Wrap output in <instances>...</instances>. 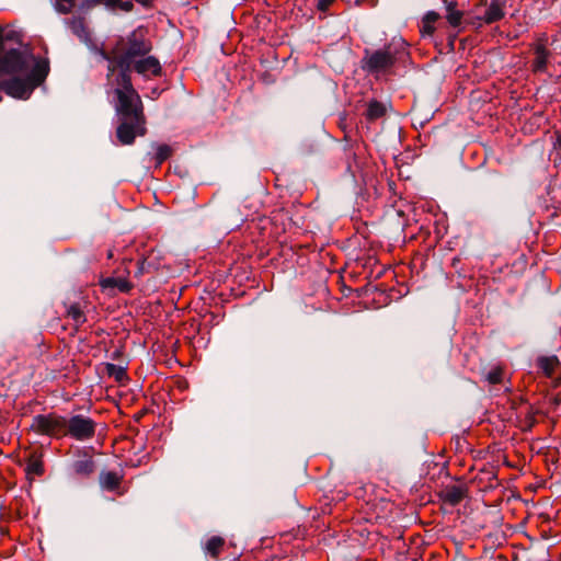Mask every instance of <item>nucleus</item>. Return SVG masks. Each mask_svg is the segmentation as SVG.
I'll list each match as a JSON object with an SVG mask.
<instances>
[{"label":"nucleus","mask_w":561,"mask_h":561,"mask_svg":"<svg viewBox=\"0 0 561 561\" xmlns=\"http://www.w3.org/2000/svg\"><path fill=\"white\" fill-rule=\"evenodd\" d=\"M65 307L67 317L73 321L75 327L78 330V328L87 321L84 312L82 311L79 304L76 302L70 305L65 304Z\"/></svg>","instance_id":"f3484780"},{"label":"nucleus","mask_w":561,"mask_h":561,"mask_svg":"<svg viewBox=\"0 0 561 561\" xmlns=\"http://www.w3.org/2000/svg\"><path fill=\"white\" fill-rule=\"evenodd\" d=\"M134 69L139 75L144 76H146L148 72H151L153 76H159L161 73L160 61L153 56H148L144 59L135 61Z\"/></svg>","instance_id":"9b49d317"},{"label":"nucleus","mask_w":561,"mask_h":561,"mask_svg":"<svg viewBox=\"0 0 561 561\" xmlns=\"http://www.w3.org/2000/svg\"><path fill=\"white\" fill-rule=\"evenodd\" d=\"M73 5V0H56V10L62 14L71 12Z\"/></svg>","instance_id":"bb28decb"},{"label":"nucleus","mask_w":561,"mask_h":561,"mask_svg":"<svg viewBox=\"0 0 561 561\" xmlns=\"http://www.w3.org/2000/svg\"><path fill=\"white\" fill-rule=\"evenodd\" d=\"M117 103L115 106L118 119L126 118L146 123L144 106L138 93L127 94L124 90H115Z\"/></svg>","instance_id":"39448f33"},{"label":"nucleus","mask_w":561,"mask_h":561,"mask_svg":"<svg viewBox=\"0 0 561 561\" xmlns=\"http://www.w3.org/2000/svg\"><path fill=\"white\" fill-rule=\"evenodd\" d=\"M502 378H503V370L501 367H494V368L490 369L485 375V379L491 385L501 383Z\"/></svg>","instance_id":"393cba45"},{"label":"nucleus","mask_w":561,"mask_h":561,"mask_svg":"<svg viewBox=\"0 0 561 561\" xmlns=\"http://www.w3.org/2000/svg\"><path fill=\"white\" fill-rule=\"evenodd\" d=\"M123 477L113 471H102L99 477L100 485L106 491H115L119 488Z\"/></svg>","instance_id":"2eb2a0df"},{"label":"nucleus","mask_w":561,"mask_h":561,"mask_svg":"<svg viewBox=\"0 0 561 561\" xmlns=\"http://www.w3.org/2000/svg\"><path fill=\"white\" fill-rule=\"evenodd\" d=\"M152 147L156 148V154L153 159L157 165H161L165 160H168L172 156V148L169 145H158L153 142Z\"/></svg>","instance_id":"4be33fe9"},{"label":"nucleus","mask_w":561,"mask_h":561,"mask_svg":"<svg viewBox=\"0 0 561 561\" xmlns=\"http://www.w3.org/2000/svg\"><path fill=\"white\" fill-rule=\"evenodd\" d=\"M113 61L115 62V66L119 69L118 73H131V70L134 69L135 65L133 57L127 56L125 53H122L121 55L116 56Z\"/></svg>","instance_id":"aec40b11"},{"label":"nucleus","mask_w":561,"mask_h":561,"mask_svg":"<svg viewBox=\"0 0 561 561\" xmlns=\"http://www.w3.org/2000/svg\"><path fill=\"white\" fill-rule=\"evenodd\" d=\"M435 32V26L432 23L422 22L421 33L423 36H432Z\"/></svg>","instance_id":"7c9ffc66"},{"label":"nucleus","mask_w":561,"mask_h":561,"mask_svg":"<svg viewBox=\"0 0 561 561\" xmlns=\"http://www.w3.org/2000/svg\"><path fill=\"white\" fill-rule=\"evenodd\" d=\"M207 217L216 219L227 226H238L242 221V214L236 203H224L214 209Z\"/></svg>","instance_id":"0eeeda50"},{"label":"nucleus","mask_w":561,"mask_h":561,"mask_svg":"<svg viewBox=\"0 0 561 561\" xmlns=\"http://www.w3.org/2000/svg\"><path fill=\"white\" fill-rule=\"evenodd\" d=\"M557 144L561 148V133H557Z\"/></svg>","instance_id":"58836bf2"},{"label":"nucleus","mask_w":561,"mask_h":561,"mask_svg":"<svg viewBox=\"0 0 561 561\" xmlns=\"http://www.w3.org/2000/svg\"><path fill=\"white\" fill-rule=\"evenodd\" d=\"M116 82L118 87L115 90H124L127 94L137 93L133 87L130 75L118 73Z\"/></svg>","instance_id":"b1692460"},{"label":"nucleus","mask_w":561,"mask_h":561,"mask_svg":"<svg viewBox=\"0 0 561 561\" xmlns=\"http://www.w3.org/2000/svg\"><path fill=\"white\" fill-rule=\"evenodd\" d=\"M225 545V539L219 536L210 537L205 546L206 551L214 558L218 557L222 546Z\"/></svg>","instance_id":"5701e85b"},{"label":"nucleus","mask_w":561,"mask_h":561,"mask_svg":"<svg viewBox=\"0 0 561 561\" xmlns=\"http://www.w3.org/2000/svg\"><path fill=\"white\" fill-rule=\"evenodd\" d=\"M104 289L117 288L121 293H128L131 289V284L121 277H107L101 282Z\"/></svg>","instance_id":"a211bd4d"},{"label":"nucleus","mask_w":561,"mask_h":561,"mask_svg":"<svg viewBox=\"0 0 561 561\" xmlns=\"http://www.w3.org/2000/svg\"><path fill=\"white\" fill-rule=\"evenodd\" d=\"M84 30V25L81 21L73 22L72 31L75 34L79 35L81 31Z\"/></svg>","instance_id":"473e14b6"},{"label":"nucleus","mask_w":561,"mask_h":561,"mask_svg":"<svg viewBox=\"0 0 561 561\" xmlns=\"http://www.w3.org/2000/svg\"><path fill=\"white\" fill-rule=\"evenodd\" d=\"M481 4H486V0H481Z\"/></svg>","instance_id":"ea45409f"},{"label":"nucleus","mask_w":561,"mask_h":561,"mask_svg":"<svg viewBox=\"0 0 561 561\" xmlns=\"http://www.w3.org/2000/svg\"><path fill=\"white\" fill-rule=\"evenodd\" d=\"M455 41H456V35H453V36L448 37L447 53H454V50H455Z\"/></svg>","instance_id":"72a5a7b5"},{"label":"nucleus","mask_w":561,"mask_h":561,"mask_svg":"<svg viewBox=\"0 0 561 561\" xmlns=\"http://www.w3.org/2000/svg\"><path fill=\"white\" fill-rule=\"evenodd\" d=\"M440 19V15L435 12V11H428L425 13V15L423 16L422 19V22H425V23H432L434 24L436 21H438Z\"/></svg>","instance_id":"c756f323"},{"label":"nucleus","mask_w":561,"mask_h":561,"mask_svg":"<svg viewBox=\"0 0 561 561\" xmlns=\"http://www.w3.org/2000/svg\"><path fill=\"white\" fill-rule=\"evenodd\" d=\"M105 371L108 377H113L117 382H124L128 380L127 366L115 365L112 363L105 364Z\"/></svg>","instance_id":"6ab92c4d"},{"label":"nucleus","mask_w":561,"mask_h":561,"mask_svg":"<svg viewBox=\"0 0 561 561\" xmlns=\"http://www.w3.org/2000/svg\"><path fill=\"white\" fill-rule=\"evenodd\" d=\"M535 54L536 58L531 62V71L534 73L546 72L550 51L543 45L539 44L535 47Z\"/></svg>","instance_id":"ddd939ff"},{"label":"nucleus","mask_w":561,"mask_h":561,"mask_svg":"<svg viewBox=\"0 0 561 561\" xmlns=\"http://www.w3.org/2000/svg\"><path fill=\"white\" fill-rule=\"evenodd\" d=\"M446 4V20L447 22L453 26L457 27L461 24L463 13L459 10H457V2L456 1H447L445 0Z\"/></svg>","instance_id":"dca6fc26"},{"label":"nucleus","mask_w":561,"mask_h":561,"mask_svg":"<svg viewBox=\"0 0 561 561\" xmlns=\"http://www.w3.org/2000/svg\"><path fill=\"white\" fill-rule=\"evenodd\" d=\"M151 266L150 263H148L145 259L138 261L137 263V271L135 272V276L138 277L145 273L149 272V267Z\"/></svg>","instance_id":"c85d7f7f"},{"label":"nucleus","mask_w":561,"mask_h":561,"mask_svg":"<svg viewBox=\"0 0 561 561\" xmlns=\"http://www.w3.org/2000/svg\"><path fill=\"white\" fill-rule=\"evenodd\" d=\"M96 423L82 414L70 419L55 413L37 414L33 416L30 428L37 434L56 438L70 436L77 440H88L95 435Z\"/></svg>","instance_id":"f257e3e1"},{"label":"nucleus","mask_w":561,"mask_h":561,"mask_svg":"<svg viewBox=\"0 0 561 561\" xmlns=\"http://www.w3.org/2000/svg\"><path fill=\"white\" fill-rule=\"evenodd\" d=\"M386 112L387 107L383 103L377 100H373L367 105L366 115L369 121H375L382 117L386 114Z\"/></svg>","instance_id":"412c9836"},{"label":"nucleus","mask_w":561,"mask_h":561,"mask_svg":"<svg viewBox=\"0 0 561 561\" xmlns=\"http://www.w3.org/2000/svg\"><path fill=\"white\" fill-rule=\"evenodd\" d=\"M122 356H123L122 351H119V350H115V351L112 353L111 358H112L113 360H118Z\"/></svg>","instance_id":"c9c22d12"},{"label":"nucleus","mask_w":561,"mask_h":561,"mask_svg":"<svg viewBox=\"0 0 561 561\" xmlns=\"http://www.w3.org/2000/svg\"><path fill=\"white\" fill-rule=\"evenodd\" d=\"M93 457L87 450H79L77 458L71 462V471L81 478L90 477L95 470Z\"/></svg>","instance_id":"6e6552de"},{"label":"nucleus","mask_w":561,"mask_h":561,"mask_svg":"<svg viewBox=\"0 0 561 561\" xmlns=\"http://www.w3.org/2000/svg\"><path fill=\"white\" fill-rule=\"evenodd\" d=\"M147 131L146 123L134 122L133 119H118L116 138L122 146H130L137 136H144Z\"/></svg>","instance_id":"423d86ee"},{"label":"nucleus","mask_w":561,"mask_h":561,"mask_svg":"<svg viewBox=\"0 0 561 561\" xmlns=\"http://www.w3.org/2000/svg\"><path fill=\"white\" fill-rule=\"evenodd\" d=\"M34 65L24 78L13 76L11 79L2 80L3 92L14 99L27 100L34 89L39 87L49 73V61L47 59L33 58Z\"/></svg>","instance_id":"7ed1b4c3"},{"label":"nucleus","mask_w":561,"mask_h":561,"mask_svg":"<svg viewBox=\"0 0 561 561\" xmlns=\"http://www.w3.org/2000/svg\"><path fill=\"white\" fill-rule=\"evenodd\" d=\"M108 7H118L125 12H130L134 9V3L131 1H122V0H108L106 3Z\"/></svg>","instance_id":"cd10ccee"},{"label":"nucleus","mask_w":561,"mask_h":561,"mask_svg":"<svg viewBox=\"0 0 561 561\" xmlns=\"http://www.w3.org/2000/svg\"><path fill=\"white\" fill-rule=\"evenodd\" d=\"M490 178L500 179L501 175L496 171H490L489 173Z\"/></svg>","instance_id":"4c0bfd02"},{"label":"nucleus","mask_w":561,"mask_h":561,"mask_svg":"<svg viewBox=\"0 0 561 561\" xmlns=\"http://www.w3.org/2000/svg\"><path fill=\"white\" fill-rule=\"evenodd\" d=\"M33 55H27L18 48L5 50L3 47V30L0 26V76L23 75L30 72V61L34 62Z\"/></svg>","instance_id":"20e7f679"},{"label":"nucleus","mask_w":561,"mask_h":561,"mask_svg":"<svg viewBox=\"0 0 561 561\" xmlns=\"http://www.w3.org/2000/svg\"><path fill=\"white\" fill-rule=\"evenodd\" d=\"M127 44L124 53L133 58L146 56L151 50V45L145 38L139 37L137 31L129 34Z\"/></svg>","instance_id":"1a4fd4ad"},{"label":"nucleus","mask_w":561,"mask_h":561,"mask_svg":"<svg viewBox=\"0 0 561 561\" xmlns=\"http://www.w3.org/2000/svg\"><path fill=\"white\" fill-rule=\"evenodd\" d=\"M14 39H16V33L14 31H10L5 34L3 33V43L5 41H14Z\"/></svg>","instance_id":"f704fd0d"},{"label":"nucleus","mask_w":561,"mask_h":561,"mask_svg":"<svg viewBox=\"0 0 561 561\" xmlns=\"http://www.w3.org/2000/svg\"><path fill=\"white\" fill-rule=\"evenodd\" d=\"M26 471L28 473H34L36 476H42L44 473L43 462L41 460H37V459L30 460V462L27 463V467H26Z\"/></svg>","instance_id":"a878e982"},{"label":"nucleus","mask_w":561,"mask_h":561,"mask_svg":"<svg viewBox=\"0 0 561 561\" xmlns=\"http://www.w3.org/2000/svg\"><path fill=\"white\" fill-rule=\"evenodd\" d=\"M537 366L547 377L552 378L556 370L561 366V362L557 355L539 356Z\"/></svg>","instance_id":"4468645a"},{"label":"nucleus","mask_w":561,"mask_h":561,"mask_svg":"<svg viewBox=\"0 0 561 561\" xmlns=\"http://www.w3.org/2000/svg\"><path fill=\"white\" fill-rule=\"evenodd\" d=\"M138 3H140L144 7H149L151 1L150 0H136Z\"/></svg>","instance_id":"e433bc0d"},{"label":"nucleus","mask_w":561,"mask_h":561,"mask_svg":"<svg viewBox=\"0 0 561 561\" xmlns=\"http://www.w3.org/2000/svg\"><path fill=\"white\" fill-rule=\"evenodd\" d=\"M333 2L334 0H318L317 9L319 11L325 12Z\"/></svg>","instance_id":"2f4dec72"},{"label":"nucleus","mask_w":561,"mask_h":561,"mask_svg":"<svg viewBox=\"0 0 561 561\" xmlns=\"http://www.w3.org/2000/svg\"><path fill=\"white\" fill-rule=\"evenodd\" d=\"M408 55L405 41L393 39L381 49L374 51L365 49L360 68L370 75L386 73L397 61L403 60Z\"/></svg>","instance_id":"f03ea898"},{"label":"nucleus","mask_w":561,"mask_h":561,"mask_svg":"<svg viewBox=\"0 0 561 561\" xmlns=\"http://www.w3.org/2000/svg\"><path fill=\"white\" fill-rule=\"evenodd\" d=\"M467 494L468 488L466 485H447L438 495L443 502L450 506H457Z\"/></svg>","instance_id":"9d476101"},{"label":"nucleus","mask_w":561,"mask_h":561,"mask_svg":"<svg viewBox=\"0 0 561 561\" xmlns=\"http://www.w3.org/2000/svg\"><path fill=\"white\" fill-rule=\"evenodd\" d=\"M504 2L502 0H491L483 18L477 16L476 20L483 21L486 24H492L504 18L503 11Z\"/></svg>","instance_id":"f8f14e48"}]
</instances>
